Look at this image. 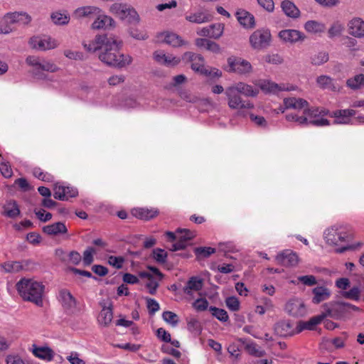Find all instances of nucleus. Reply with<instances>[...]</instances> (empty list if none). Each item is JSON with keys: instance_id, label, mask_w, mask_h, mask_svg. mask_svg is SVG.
<instances>
[{"instance_id": "6e6552de", "label": "nucleus", "mask_w": 364, "mask_h": 364, "mask_svg": "<svg viewBox=\"0 0 364 364\" xmlns=\"http://www.w3.org/2000/svg\"><path fill=\"white\" fill-rule=\"evenodd\" d=\"M228 72L239 75H247L252 72V67L250 63L239 57H230L228 58Z\"/></svg>"}, {"instance_id": "3c124183", "label": "nucleus", "mask_w": 364, "mask_h": 364, "mask_svg": "<svg viewBox=\"0 0 364 364\" xmlns=\"http://www.w3.org/2000/svg\"><path fill=\"white\" fill-rule=\"evenodd\" d=\"M96 252L95 248L89 247L83 252V262L85 266L90 265L93 260V254Z\"/></svg>"}, {"instance_id": "338daca9", "label": "nucleus", "mask_w": 364, "mask_h": 364, "mask_svg": "<svg viewBox=\"0 0 364 364\" xmlns=\"http://www.w3.org/2000/svg\"><path fill=\"white\" fill-rule=\"evenodd\" d=\"M43 209L41 210H34V213L37 216V218L42 222H47L49 221L52 218V214L50 213H46Z\"/></svg>"}, {"instance_id": "603ef678", "label": "nucleus", "mask_w": 364, "mask_h": 364, "mask_svg": "<svg viewBox=\"0 0 364 364\" xmlns=\"http://www.w3.org/2000/svg\"><path fill=\"white\" fill-rule=\"evenodd\" d=\"M153 257L159 263H165L167 257V252L161 248H156L153 250Z\"/></svg>"}, {"instance_id": "423d86ee", "label": "nucleus", "mask_w": 364, "mask_h": 364, "mask_svg": "<svg viewBox=\"0 0 364 364\" xmlns=\"http://www.w3.org/2000/svg\"><path fill=\"white\" fill-rule=\"evenodd\" d=\"M30 47L33 49L46 51L56 48L58 42L48 36H34L28 41Z\"/></svg>"}, {"instance_id": "f03ea898", "label": "nucleus", "mask_w": 364, "mask_h": 364, "mask_svg": "<svg viewBox=\"0 0 364 364\" xmlns=\"http://www.w3.org/2000/svg\"><path fill=\"white\" fill-rule=\"evenodd\" d=\"M16 289L24 300L31 301L38 306H43L44 286L42 283L32 279L23 278L16 284Z\"/></svg>"}, {"instance_id": "20e7f679", "label": "nucleus", "mask_w": 364, "mask_h": 364, "mask_svg": "<svg viewBox=\"0 0 364 364\" xmlns=\"http://www.w3.org/2000/svg\"><path fill=\"white\" fill-rule=\"evenodd\" d=\"M324 239L329 245H338L339 242H345L350 237L347 227L340 225H333L324 232Z\"/></svg>"}, {"instance_id": "c85d7f7f", "label": "nucleus", "mask_w": 364, "mask_h": 364, "mask_svg": "<svg viewBox=\"0 0 364 364\" xmlns=\"http://www.w3.org/2000/svg\"><path fill=\"white\" fill-rule=\"evenodd\" d=\"M274 331L280 336H288L293 334V326L289 321H281L274 326Z\"/></svg>"}, {"instance_id": "6ab92c4d", "label": "nucleus", "mask_w": 364, "mask_h": 364, "mask_svg": "<svg viewBox=\"0 0 364 364\" xmlns=\"http://www.w3.org/2000/svg\"><path fill=\"white\" fill-rule=\"evenodd\" d=\"M348 33L355 38H364V21L360 18H354L348 23Z\"/></svg>"}, {"instance_id": "bb28decb", "label": "nucleus", "mask_w": 364, "mask_h": 364, "mask_svg": "<svg viewBox=\"0 0 364 364\" xmlns=\"http://www.w3.org/2000/svg\"><path fill=\"white\" fill-rule=\"evenodd\" d=\"M114 26V21L107 15H100L92 24L93 29H107Z\"/></svg>"}, {"instance_id": "5fc2aeb1", "label": "nucleus", "mask_w": 364, "mask_h": 364, "mask_svg": "<svg viewBox=\"0 0 364 364\" xmlns=\"http://www.w3.org/2000/svg\"><path fill=\"white\" fill-rule=\"evenodd\" d=\"M68 190V188H65V186H58L57 184L55 185L53 191V196L55 199L60 200H66L65 197V191Z\"/></svg>"}, {"instance_id": "b1692460", "label": "nucleus", "mask_w": 364, "mask_h": 364, "mask_svg": "<svg viewBox=\"0 0 364 364\" xmlns=\"http://www.w3.org/2000/svg\"><path fill=\"white\" fill-rule=\"evenodd\" d=\"M282 11L289 18H297L300 16V11L298 7L290 0H283L281 2Z\"/></svg>"}, {"instance_id": "58836bf2", "label": "nucleus", "mask_w": 364, "mask_h": 364, "mask_svg": "<svg viewBox=\"0 0 364 364\" xmlns=\"http://www.w3.org/2000/svg\"><path fill=\"white\" fill-rule=\"evenodd\" d=\"M304 28L309 33H322L325 30V26L316 21H308L304 25Z\"/></svg>"}, {"instance_id": "de8ad7c7", "label": "nucleus", "mask_w": 364, "mask_h": 364, "mask_svg": "<svg viewBox=\"0 0 364 364\" xmlns=\"http://www.w3.org/2000/svg\"><path fill=\"white\" fill-rule=\"evenodd\" d=\"M208 309L211 312L212 315L220 321L225 322L229 318L227 311L223 309L210 306Z\"/></svg>"}, {"instance_id": "f3484780", "label": "nucleus", "mask_w": 364, "mask_h": 364, "mask_svg": "<svg viewBox=\"0 0 364 364\" xmlns=\"http://www.w3.org/2000/svg\"><path fill=\"white\" fill-rule=\"evenodd\" d=\"M276 259L279 264L285 267H293L299 262L298 255L289 250H286L279 253Z\"/></svg>"}, {"instance_id": "8fccbe9b", "label": "nucleus", "mask_w": 364, "mask_h": 364, "mask_svg": "<svg viewBox=\"0 0 364 364\" xmlns=\"http://www.w3.org/2000/svg\"><path fill=\"white\" fill-rule=\"evenodd\" d=\"M245 349L247 350V352L255 357H263L265 355L266 353L264 350L258 348L257 345L254 343H247L245 346Z\"/></svg>"}, {"instance_id": "f704fd0d", "label": "nucleus", "mask_w": 364, "mask_h": 364, "mask_svg": "<svg viewBox=\"0 0 364 364\" xmlns=\"http://www.w3.org/2000/svg\"><path fill=\"white\" fill-rule=\"evenodd\" d=\"M284 105L286 109H300L306 107L309 103L301 98L289 97L284 100Z\"/></svg>"}, {"instance_id": "13d9d810", "label": "nucleus", "mask_w": 364, "mask_h": 364, "mask_svg": "<svg viewBox=\"0 0 364 364\" xmlns=\"http://www.w3.org/2000/svg\"><path fill=\"white\" fill-rule=\"evenodd\" d=\"M146 301L150 314L153 315L159 310V304L155 299L147 297L146 298Z\"/></svg>"}, {"instance_id": "0e129e2a", "label": "nucleus", "mask_w": 364, "mask_h": 364, "mask_svg": "<svg viewBox=\"0 0 364 364\" xmlns=\"http://www.w3.org/2000/svg\"><path fill=\"white\" fill-rule=\"evenodd\" d=\"M343 27L338 23H333L328 30V36L330 38H333L341 35Z\"/></svg>"}, {"instance_id": "0eeeda50", "label": "nucleus", "mask_w": 364, "mask_h": 364, "mask_svg": "<svg viewBox=\"0 0 364 364\" xmlns=\"http://www.w3.org/2000/svg\"><path fill=\"white\" fill-rule=\"evenodd\" d=\"M271 33L269 30H256L250 37V43L254 49L266 48L270 44Z\"/></svg>"}, {"instance_id": "bf43d9fd", "label": "nucleus", "mask_w": 364, "mask_h": 364, "mask_svg": "<svg viewBox=\"0 0 364 364\" xmlns=\"http://www.w3.org/2000/svg\"><path fill=\"white\" fill-rule=\"evenodd\" d=\"M124 262V259L123 257L119 256H109L108 257L107 262L111 266L117 268V269H121L122 267V264Z\"/></svg>"}, {"instance_id": "72a5a7b5", "label": "nucleus", "mask_w": 364, "mask_h": 364, "mask_svg": "<svg viewBox=\"0 0 364 364\" xmlns=\"http://www.w3.org/2000/svg\"><path fill=\"white\" fill-rule=\"evenodd\" d=\"M132 213L135 217L145 220L152 219L159 214V211L156 209H148L142 208L134 209Z\"/></svg>"}, {"instance_id": "aec40b11", "label": "nucleus", "mask_w": 364, "mask_h": 364, "mask_svg": "<svg viewBox=\"0 0 364 364\" xmlns=\"http://www.w3.org/2000/svg\"><path fill=\"white\" fill-rule=\"evenodd\" d=\"M60 297L63 308L70 313L76 311V300L71 293L66 289L60 291Z\"/></svg>"}, {"instance_id": "4be33fe9", "label": "nucleus", "mask_w": 364, "mask_h": 364, "mask_svg": "<svg viewBox=\"0 0 364 364\" xmlns=\"http://www.w3.org/2000/svg\"><path fill=\"white\" fill-rule=\"evenodd\" d=\"M235 16L240 24L246 28L255 27V17L252 14L244 9H238Z\"/></svg>"}, {"instance_id": "49530a36", "label": "nucleus", "mask_w": 364, "mask_h": 364, "mask_svg": "<svg viewBox=\"0 0 364 364\" xmlns=\"http://www.w3.org/2000/svg\"><path fill=\"white\" fill-rule=\"evenodd\" d=\"M51 19L55 24L65 25L69 22L70 16L60 12H54L51 14Z\"/></svg>"}, {"instance_id": "7ed1b4c3", "label": "nucleus", "mask_w": 364, "mask_h": 364, "mask_svg": "<svg viewBox=\"0 0 364 364\" xmlns=\"http://www.w3.org/2000/svg\"><path fill=\"white\" fill-rule=\"evenodd\" d=\"M109 11L128 23L136 24L139 22V16L137 12L127 4L114 3L110 6Z\"/></svg>"}, {"instance_id": "1a4fd4ad", "label": "nucleus", "mask_w": 364, "mask_h": 364, "mask_svg": "<svg viewBox=\"0 0 364 364\" xmlns=\"http://www.w3.org/2000/svg\"><path fill=\"white\" fill-rule=\"evenodd\" d=\"M182 60L186 63H190L191 68L196 72L205 75H211V72H208V70L204 67V59L201 55L186 52L182 56Z\"/></svg>"}, {"instance_id": "39448f33", "label": "nucleus", "mask_w": 364, "mask_h": 364, "mask_svg": "<svg viewBox=\"0 0 364 364\" xmlns=\"http://www.w3.org/2000/svg\"><path fill=\"white\" fill-rule=\"evenodd\" d=\"M225 93L228 97V106L231 109H242L253 107V105L249 101L243 100L240 97V94L232 86L227 87Z\"/></svg>"}, {"instance_id": "c756f323", "label": "nucleus", "mask_w": 364, "mask_h": 364, "mask_svg": "<svg viewBox=\"0 0 364 364\" xmlns=\"http://www.w3.org/2000/svg\"><path fill=\"white\" fill-rule=\"evenodd\" d=\"M100 12V9L98 7L87 6L77 8L74 12V16L77 18L91 17L99 14Z\"/></svg>"}, {"instance_id": "dca6fc26", "label": "nucleus", "mask_w": 364, "mask_h": 364, "mask_svg": "<svg viewBox=\"0 0 364 364\" xmlns=\"http://www.w3.org/2000/svg\"><path fill=\"white\" fill-rule=\"evenodd\" d=\"M158 41L166 43L173 47L187 46L188 43L183 41L181 36L173 33H162L158 35Z\"/></svg>"}, {"instance_id": "37998d69", "label": "nucleus", "mask_w": 364, "mask_h": 364, "mask_svg": "<svg viewBox=\"0 0 364 364\" xmlns=\"http://www.w3.org/2000/svg\"><path fill=\"white\" fill-rule=\"evenodd\" d=\"M259 87L262 90L266 92H273L276 93L278 91L283 90L284 88H282L278 84H276L273 82L264 80L259 83Z\"/></svg>"}, {"instance_id": "7c9ffc66", "label": "nucleus", "mask_w": 364, "mask_h": 364, "mask_svg": "<svg viewBox=\"0 0 364 364\" xmlns=\"http://www.w3.org/2000/svg\"><path fill=\"white\" fill-rule=\"evenodd\" d=\"M3 214L10 218H14L20 215V210L17 203L14 200L6 202L3 206Z\"/></svg>"}, {"instance_id": "473e14b6", "label": "nucleus", "mask_w": 364, "mask_h": 364, "mask_svg": "<svg viewBox=\"0 0 364 364\" xmlns=\"http://www.w3.org/2000/svg\"><path fill=\"white\" fill-rule=\"evenodd\" d=\"M195 44L199 48H205L207 50L214 53H220V47L217 43L210 41L207 38H196Z\"/></svg>"}, {"instance_id": "a211bd4d", "label": "nucleus", "mask_w": 364, "mask_h": 364, "mask_svg": "<svg viewBox=\"0 0 364 364\" xmlns=\"http://www.w3.org/2000/svg\"><path fill=\"white\" fill-rule=\"evenodd\" d=\"M279 37L286 43H296L304 41L305 36L301 32L294 29L282 30L279 33Z\"/></svg>"}, {"instance_id": "4c0bfd02", "label": "nucleus", "mask_w": 364, "mask_h": 364, "mask_svg": "<svg viewBox=\"0 0 364 364\" xmlns=\"http://www.w3.org/2000/svg\"><path fill=\"white\" fill-rule=\"evenodd\" d=\"M33 347V353L36 357L48 360H50L53 358V351L50 348L48 347H37L35 345Z\"/></svg>"}, {"instance_id": "cd10ccee", "label": "nucleus", "mask_w": 364, "mask_h": 364, "mask_svg": "<svg viewBox=\"0 0 364 364\" xmlns=\"http://www.w3.org/2000/svg\"><path fill=\"white\" fill-rule=\"evenodd\" d=\"M232 87L235 89L238 93L247 97H255L259 93L258 89L254 88L252 85L242 82H237L232 85Z\"/></svg>"}, {"instance_id": "052dcab7", "label": "nucleus", "mask_w": 364, "mask_h": 364, "mask_svg": "<svg viewBox=\"0 0 364 364\" xmlns=\"http://www.w3.org/2000/svg\"><path fill=\"white\" fill-rule=\"evenodd\" d=\"M188 328L189 331L197 334L200 333L202 330L200 323L195 318H191L188 322Z\"/></svg>"}, {"instance_id": "774afa93", "label": "nucleus", "mask_w": 364, "mask_h": 364, "mask_svg": "<svg viewBox=\"0 0 364 364\" xmlns=\"http://www.w3.org/2000/svg\"><path fill=\"white\" fill-rule=\"evenodd\" d=\"M67 260L73 264H78L82 260L80 254L77 251H71L68 255Z\"/></svg>"}, {"instance_id": "9b49d317", "label": "nucleus", "mask_w": 364, "mask_h": 364, "mask_svg": "<svg viewBox=\"0 0 364 364\" xmlns=\"http://www.w3.org/2000/svg\"><path fill=\"white\" fill-rule=\"evenodd\" d=\"M320 116L329 115L331 117L336 118L335 124H347L350 120V117L355 114L353 109H340L331 113L328 109L320 108Z\"/></svg>"}, {"instance_id": "e2e57ef3", "label": "nucleus", "mask_w": 364, "mask_h": 364, "mask_svg": "<svg viewBox=\"0 0 364 364\" xmlns=\"http://www.w3.org/2000/svg\"><path fill=\"white\" fill-rule=\"evenodd\" d=\"M21 267L18 261L9 262L4 264L5 270L9 272H18L21 271Z\"/></svg>"}, {"instance_id": "e433bc0d", "label": "nucleus", "mask_w": 364, "mask_h": 364, "mask_svg": "<svg viewBox=\"0 0 364 364\" xmlns=\"http://www.w3.org/2000/svg\"><path fill=\"white\" fill-rule=\"evenodd\" d=\"M113 313L111 306H104L98 316V321L100 324L107 327L111 323Z\"/></svg>"}, {"instance_id": "680f3d73", "label": "nucleus", "mask_w": 364, "mask_h": 364, "mask_svg": "<svg viewBox=\"0 0 364 364\" xmlns=\"http://www.w3.org/2000/svg\"><path fill=\"white\" fill-rule=\"evenodd\" d=\"M225 304L228 308L232 311H238L240 309V302L236 297H228L225 300Z\"/></svg>"}, {"instance_id": "09e8293b", "label": "nucleus", "mask_w": 364, "mask_h": 364, "mask_svg": "<svg viewBox=\"0 0 364 364\" xmlns=\"http://www.w3.org/2000/svg\"><path fill=\"white\" fill-rule=\"evenodd\" d=\"M224 31V24L223 23H213L210 25V34L211 38L218 39L222 36Z\"/></svg>"}, {"instance_id": "9d476101", "label": "nucleus", "mask_w": 364, "mask_h": 364, "mask_svg": "<svg viewBox=\"0 0 364 364\" xmlns=\"http://www.w3.org/2000/svg\"><path fill=\"white\" fill-rule=\"evenodd\" d=\"M346 302H330L323 305L324 313L327 316L334 319H340L347 313Z\"/></svg>"}, {"instance_id": "ddd939ff", "label": "nucleus", "mask_w": 364, "mask_h": 364, "mask_svg": "<svg viewBox=\"0 0 364 364\" xmlns=\"http://www.w3.org/2000/svg\"><path fill=\"white\" fill-rule=\"evenodd\" d=\"M26 62L28 65L44 71L55 73L59 70L58 67L53 63L36 56L30 55L27 57Z\"/></svg>"}, {"instance_id": "c03bdc74", "label": "nucleus", "mask_w": 364, "mask_h": 364, "mask_svg": "<svg viewBox=\"0 0 364 364\" xmlns=\"http://www.w3.org/2000/svg\"><path fill=\"white\" fill-rule=\"evenodd\" d=\"M347 85L353 89H359L364 85V75L359 74L347 80Z\"/></svg>"}, {"instance_id": "393cba45", "label": "nucleus", "mask_w": 364, "mask_h": 364, "mask_svg": "<svg viewBox=\"0 0 364 364\" xmlns=\"http://www.w3.org/2000/svg\"><path fill=\"white\" fill-rule=\"evenodd\" d=\"M203 279L197 277H192L187 282L186 286L183 287V291L185 294L192 296L195 291H200L203 287Z\"/></svg>"}, {"instance_id": "a19ab883", "label": "nucleus", "mask_w": 364, "mask_h": 364, "mask_svg": "<svg viewBox=\"0 0 364 364\" xmlns=\"http://www.w3.org/2000/svg\"><path fill=\"white\" fill-rule=\"evenodd\" d=\"M105 36H97L95 37V41H90L88 43H84L83 47L88 52H96L100 51L101 46H102V42H101L102 39H99L101 38H104Z\"/></svg>"}, {"instance_id": "f8f14e48", "label": "nucleus", "mask_w": 364, "mask_h": 364, "mask_svg": "<svg viewBox=\"0 0 364 364\" xmlns=\"http://www.w3.org/2000/svg\"><path fill=\"white\" fill-rule=\"evenodd\" d=\"M287 313L294 317H302L306 314V308L304 302L296 298L290 299L285 306Z\"/></svg>"}, {"instance_id": "ea45409f", "label": "nucleus", "mask_w": 364, "mask_h": 364, "mask_svg": "<svg viewBox=\"0 0 364 364\" xmlns=\"http://www.w3.org/2000/svg\"><path fill=\"white\" fill-rule=\"evenodd\" d=\"M328 59L329 56L327 52L320 51L311 57V63L319 66L328 62Z\"/></svg>"}, {"instance_id": "79ce46f5", "label": "nucleus", "mask_w": 364, "mask_h": 364, "mask_svg": "<svg viewBox=\"0 0 364 364\" xmlns=\"http://www.w3.org/2000/svg\"><path fill=\"white\" fill-rule=\"evenodd\" d=\"M316 82L318 86L323 89H330L335 90L336 86L333 82V79L327 75H321L317 77Z\"/></svg>"}, {"instance_id": "864d4df0", "label": "nucleus", "mask_w": 364, "mask_h": 364, "mask_svg": "<svg viewBox=\"0 0 364 364\" xmlns=\"http://www.w3.org/2000/svg\"><path fill=\"white\" fill-rule=\"evenodd\" d=\"M360 291L358 287H353L348 291L343 293V297L351 300L358 301L360 299Z\"/></svg>"}, {"instance_id": "69168bd1", "label": "nucleus", "mask_w": 364, "mask_h": 364, "mask_svg": "<svg viewBox=\"0 0 364 364\" xmlns=\"http://www.w3.org/2000/svg\"><path fill=\"white\" fill-rule=\"evenodd\" d=\"M298 280L306 286H314L317 282L316 279L314 275H305L300 276L298 277Z\"/></svg>"}, {"instance_id": "f257e3e1", "label": "nucleus", "mask_w": 364, "mask_h": 364, "mask_svg": "<svg viewBox=\"0 0 364 364\" xmlns=\"http://www.w3.org/2000/svg\"><path fill=\"white\" fill-rule=\"evenodd\" d=\"M101 49L99 53V59L105 64L115 68H124L132 61L130 55H124L119 52L122 41L113 36L105 35L101 38Z\"/></svg>"}, {"instance_id": "4468645a", "label": "nucleus", "mask_w": 364, "mask_h": 364, "mask_svg": "<svg viewBox=\"0 0 364 364\" xmlns=\"http://www.w3.org/2000/svg\"><path fill=\"white\" fill-rule=\"evenodd\" d=\"M185 18L190 23L201 24L213 20V16L206 9H199L196 12L186 14Z\"/></svg>"}, {"instance_id": "a878e982", "label": "nucleus", "mask_w": 364, "mask_h": 364, "mask_svg": "<svg viewBox=\"0 0 364 364\" xmlns=\"http://www.w3.org/2000/svg\"><path fill=\"white\" fill-rule=\"evenodd\" d=\"M326 317L324 311L318 316L311 318L307 321H300L297 326L298 332H301L304 329L313 330L314 327L320 323Z\"/></svg>"}, {"instance_id": "c9c22d12", "label": "nucleus", "mask_w": 364, "mask_h": 364, "mask_svg": "<svg viewBox=\"0 0 364 364\" xmlns=\"http://www.w3.org/2000/svg\"><path fill=\"white\" fill-rule=\"evenodd\" d=\"M314 297L312 302L314 304H319L320 302L326 300L330 296V291L324 287H317L313 289Z\"/></svg>"}, {"instance_id": "a18cd8bd", "label": "nucleus", "mask_w": 364, "mask_h": 364, "mask_svg": "<svg viewBox=\"0 0 364 364\" xmlns=\"http://www.w3.org/2000/svg\"><path fill=\"white\" fill-rule=\"evenodd\" d=\"M194 252L198 259L206 258L215 252V249L212 247H200L194 249Z\"/></svg>"}, {"instance_id": "412c9836", "label": "nucleus", "mask_w": 364, "mask_h": 364, "mask_svg": "<svg viewBox=\"0 0 364 364\" xmlns=\"http://www.w3.org/2000/svg\"><path fill=\"white\" fill-rule=\"evenodd\" d=\"M154 59L159 64L166 66H174L180 63V58L173 55H166L162 50H157L154 53Z\"/></svg>"}, {"instance_id": "5701e85b", "label": "nucleus", "mask_w": 364, "mask_h": 364, "mask_svg": "<svg viewBox=\"0 0 364 364\" xmlns=\"http://www.w3.org/2000/svg\"><path fill=\"white\" fill-rule=\"evenodd\" d=\"M166 235L171 241H173L176 239H180L183 240L186 243H187L188 241L192 240L196 236V234L193 232H191L188 229L181 228L177 229L176 233L172 232H166Z\"/></svg>"}, {"instance_id": "4d7b16f0", "label": "nucleus", "mask_w": 364, "mask_h": 364, "mask_svg": "<svg viewBox=\"0 0 364 364\" xmlns=\"http://www.w3.org/2000/svg\"><path fill=\"white\" fill-rule=\"evenodd\" d=\"M163 319L173 326H176L178 323V316L172 311H164L162 314Z\"/></svg>"}, {"instance_id": "2eb2a0df", "label": "nucleus", "mask_w": 364, "mask_h": 364, "mask_svg": "<svg viewBox=\"0 0 364 364\" xmlns=\"http://www.w3.org/2000/svg\"><path fill=\"white\" fill-rule=\"evenodd\" d=\"M31 20V16L28 13L23 11L8 13L3 18L4 22L6 24L20 23L23 25H28Z\"/></svg>"}, {"instance_id": "2f4dec72", "label": "nucleus", "mask_w": 364, "mask_h": 364, "mask_svg": "<svg viewBox=\"0 0 364 364\" xmlns=\"http://www.w3.org/2000/svg\"><path fill=\"white\" fill-rule=\"evenodd\" d=\"M43 231L49 235H56L58 234L66 233L68 232V229L63 223L58 222L44 226Z\"/></svg>"}, {"instance_id": "6e6d98bb", "label": "nucleus", "mask_w": 364, "mask_h": 364, "mask_svg": "<svg viewBox=\"0 0 364 364\" xmlns=\"http://www.w3.org/2000/svg\"><path fill=\"white\" fill-rule=\"evenodd\" d=\"M65 57L75 60H84L85 59L84 54L80 51H73L71 50H65L64 51Z\"/></svg>"}]
</instances>
